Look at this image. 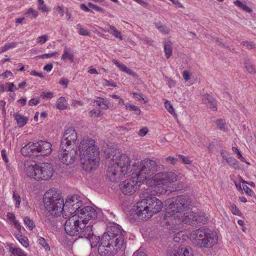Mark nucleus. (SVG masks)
<instances>
[{"mask_svg":"<svg viewBox=\"0 0 256 256\" xmlns=\"http://www.w3.org/2000/svg\"><path fill=\"white\" fill-rule=\"evenodd\" d=\"M40 102V98H32L28 102V104L30 106H35L38 104Z\"/></svg>","mask_w":256,"mask_h":256,"instance_id":"bf43d9fd","label":"nucleus"},{"mask_svg":"<svg viewBox=\"0 0 256 256\" xmlns=\"http://www.w3.org/2000/svg\"><path fill=\"white\" fill-rule=\"evenodd\" d=\"M24 222L26 226L30 230H32L36 226V225L33 220H32L29 217L26 216L24 218Z\"/></svg>","mask_w":256,"mask_h":256,"instance_id":"a19ab883","label":"nucleus"},{"mask_svg":"<svg viewBox=\"0 0 256 256\" xmlns=\"http://www.w3.org/2000/svg\"><path fill=\"white\" fill-rule=\"evenodd\" d=\"M52 144L46 140L30 142L21 148L20 152L22 155L32 158L47 156L52 153Z\"/></svg>","mask_w":256,"mask_h":256,"instance_id":"20e7f679","label":"nucleus"},{"mask_svg":"<svg viewBox=\"0 0 256 256\" xmlns=\"http://www.w3.org/2000/svg\"><path fill=\"white\" fill-rule=\"evenodd\" d=\"M148 132V130L147 128H143L139 130L138 134L140 136H144Z\"/></svg>","mask_w":256,"mask_h":256,"instance_id":"052dcab7","label":"nucleus"},{"mask_svg":"<svg viewBox=\"0 0 256 256\" xmlns=\"http://www.w3.org/2000/svg\"><path fill=\"white\" fill-rule=\"evenodd\" d=\"M244 67L246 70L250 74L256 73V70L254 66L251 64L248 59H245L244 61Z\"/></svg>","mask_w":256,"mask_h":256,"instance_id":"7c9ffc66","label":"nucleus"},{"mask_svg":"<svg viewBox=\"0 0 256 256\" xmlns=\"http://www.w3.org/2000/svg\"><path fill=\"white\" fill-rule=\"evenodd\" d=\"M132 256H147L146 252H144L140 248L137 250L134 254Z\"/></svg>","mask_w":256,"mask_h":256,"instance_id":"13d9d810","label":"nucleus"},{"mask_svg":"<svg viewBox=\"0 0 256 256\" xmlns=\"http://www.w3.org/2000/svg\"><path fill=\"white\" fill-rule=\"evenodd\" d=\"M78 150L80 164L86 171L95 170L99 164V151L92 138L83 139L80 142Z\"/></svg>","mask_w":256,"mask_h":256,"instance_id":"f257e3e1","label":"nucleus"},{"mask_svg":"<svg viewBox=\"0 0 256 256\" xmlns=\"http://www.w3.org/2000/svg\"><path fill=\"white\" fill-rule=\"evenodd\" d=\"M166 184L176 180L177 175L172 172H164Z\"/></svg>","mask_w":256,"mask_h":256,"instance_id":"c85d7f7f","label":"nucleus"},{"mask_svg":"<svg viewBox=\"0 0 256 256\" xmlns=\"http://www.w3.org/2000/svg\"><path fill=\"white\" fill-rule=\"evenodd\" d=\"M195 224L196 223L204 224L207 221V218L203 214H200L196 213V218L194 219Z\"/></svg>","mask_w":256,"mask_h":256,"instance_id":"ea45409f","label":"nucleus"},{"mask_svg":"<svg viewBox=\"0 0 256 256\" xmlns=\"http://www.w3.org/2000/svg\"><path fill=\"white\" fill-rule=\"evenodd\" d=\"M38 243L42 246L43 248H44L46 250H50V246L46 242L45 239L42 237H40L38 238Z\"/></svg>","mask_w":256,"mask_h":256,"instance_id":"c03bdc74","label":"nucleus"},{"mask_svg":"<svg viewBox=\"0 0 256 256\" xmlns=\"http://www.w3.org/2000/svg\"><path fill=\"white\" fill-rule=\"evenodd\" d=\"M178 157L180 158V160L182 163L184 164H190L192 163V161L186 156L179 154Z\"/></svg>","mask_w":256,"mask_h":256,"instance_id":"603ef678","label":"nucleus"},{"mask_svg":"<svg viewBox=\"0 0 256 256\" xmlns=\"http://www.w3.org/2000/svg\"><path fill=\"white\" fill-rule=\"evenodd\" d=\"M78 224H77V225H76V236L79 234V236H80V233H82V230L85 228L86 225L87 223V220L84 219H82L80 218H78Z\"/></svg>","mask_w":256,"mask_h":256,"instance_id":"bb28decb","label":"nucleus"},{"mask_svg":"<svg viewBox=\"0 0 256 256\" xmlns=\"http://www.w3.org/2000/svg\"><path fill=\"white\" fill-rule=\"evenodd\" d=\"M116 238H118V236L114 238H110V239L109 238H104V234L102 237V240L103 244L106 246V244L107 246L109 248H112V250L116 251V252L120 250L121 248H122L124 245V238H121L120 241L118 240Z\"/></svg>","mask_w":256,"mask_h":256,"instance_id":"6ab92c4d","label":"nucleus"},{"mask_svg":"<svg viewBox=\"0 0 256 256\" xmlns=\"http://www.w3.org/2000/svg\"><path fill=\"white\" fill-rule=\"evenodd\" d=\"M27 14L29 15H32L34 18H36L38 15V12L36 10H32V8L29 9L27 12Z\"/></svg>","mask_w":256,"mask_h":256,"instance_id":"e2e57ef3","label":"nucleus"},{"mask_svg":"<svg viewBox=\"0 0 256 256\" xmlns=\"http://www.w3.org/2000/svg\"><path fill=\"white\" fill-rule=\"evenodd\" d=\"M216 124L218 128L220 130L226 132L228 129L226 128V122L225 120L223 119H218L216 121Z\"/></svg>","mask_w":256,"mask_h":256,"instance_id":"f704fd0d","label":"nucleus"},{"mask_svg":"<svg viewBox=\"0 0 256 256\" xmlns=\"http://www.w3.org/2000/svg\"><path fill=\"white\" fill-rule=\"evenodd\" d=\"M98 252L101 256H113L117 253L116 251L109 248L106 244V246L103 244L102 240L101 238L100 244L98 247Z\"/></svg>","mask_w":256,"mask_h":256,"instance_id":"aec40b11","label":"nucleus"},{"mask_svg":"<svg viewBox=\"0 0 256 256\" xmlns=\"http://www.w3.org/2000/svg\"><path fill=\"white\" fill-rule=\"evenodd\" d=\"M18 241L25 248H28L29 246L28 240L26 236H22Z\"/></svg>","mask_w":256,"mask_h":256,"instance_id":"8fccbe9b","label":"nucleus"},{"mask_svg":"<svg viewBox=\"0 0 256 256\" xmlns=\"http://www.w3.org/2000/svg\"><path fill=\"white\" fill-rule=\"evenodd\" d=\"M243 46H246L248 49H252L256 48V45L252 42L245 41L242 42Z\"/></svg>","mask_w":256,"mask_h":256,"instance_id":"864d4df0","label":"nucleus"},{"mask_svg":"<svg viewBox=\"0 0 256 256\" xmlns=\"http://www.w3.org/2000/svg\"><path fill=\"white\" fill-rule=\"evenodd\" d=\"M10 252H11V256H20L24 252L20 248H14L10 247Z\"/></svg>","mask_w":256,"mask_h":256,"instance_id":"79ce46f5","label":"nucleus"},{"mask_svg":"<svg viewBox=\"0 0 256 256\" xmlns=\"http://www.w3.org/2000/svg\"><path fill=\"white\" fill-rule=\"evenodd\" d=\"M100 110H98V112L95 110H92L89 112V116L92 118V117L98 118L100 116Z\"/></svg>","mask_w":256,"mask_h":256,"instance_id":"6e6d98bb","label":"nucleus"},{"mask_svg":"<svg viewBox=\"0 0 256 256\" xmlns=\"http://www.w3.org/2000/svg\"><path fill=\"white\" fill-rule=\"evenodd\" d=\"M126 174H122L120 169L116 168L115 165L108 166L106 174V178L112 182H118Z\"/></svg>","mask_w":256,"mask_h":256,"instance_id":"a211bd4d","label":"nucleus"},{"mask_svg":"<svg viewBox=\"0 0 256 256\" xmlns=\"http://www.w3.org/2000/svg\"><path fill=\"white\" fill-rule=\"evenodd\" d=\"M17 45L16 42H13L11 43H8L6 44L2 48L1 52H5L8 50L10 48H15Z\"/></svg>","mask_w":256,"mask_h":256,"instance_id":"a18cd8bd","label":"nucleus"},{"mask_svg":"<svg viewBox=\"0 0 256 256\" xmlns=\"http://www.w3.org/2000/svg\"><path fill=\"white\" fill-rule=\"evenodd\" d=\"M164 172H160L156 174L152 177L154 184L156 185L164 184H166L165 178L164 177Z\"/></svg>","mask_w":256,"mask_h":256,"instance_id":"b1692460","label":"nucleus"},{"mask_svg":"<svg viewBox=\"0 0 256 256\" xmlns=\"http://www.w3.org/2000/svg\"><path fill=\"white\" fill-rule=\"evenodd\" d=\"M167 256H194V255L190 247L180 246L177 244L168 250Z\"/></svg>","mask_w":256,"mask_h":256,"instance_id":"4468645a","label":"nucleus"},{"mask_svg":"<svg viewBox=\"0 0 256 256\" xmlns=\"http://www.w3.org/2000/svg\"><path fill=\"white\" fill-rule=\"evenodd\" d=\"M226 162L230 167L234 168V170H239L240 168L238 165V161L233 157L230 156L228 159H226Z\"/></svg>","mask_w":256,"mask_h":256,"instance_id":"c756f323","label":"nucleus"},{"mask_svg":"<svg viewBox=\"0 0 256 256\" xmlns=\"http://www.w3.org/2000/svg\"><path fill=\"white\" fill-rule=\"evenodd\" d=\"M125 232L123 230L121 229V227L120 225L112 223L110 224L109 226H108L106 232L104 233V238H114L118 236L116 238L118 240L120 241L121 238H124V236L123 233Z\"/></svg>","mask_w":256,"mask_h":256,"instance_id":"2eb2a0df","label":"nucleus"},{"mask_svg":"<svg viewBox=\"0 0 256 256\" xmlns=\"http://www.w3.org/2000/svg\"><path fill=\"white\" fill-rule=\"evenodd\" d=\"M196 244L201 248L212 247L218 242L216 232L206 227H202L192 232Z\"/></svg>","mask_w":256,"mask_h":256,"instance_id":"6e6552de","label":"nucleus"},{"mask_svg":"<svg viewBox=\"0 0 256 256\" xmlns=\"http://www.w3.org/2000/svg\"><path fill=\"white\" fill-rule=\"evenodd\" d=\"M92 248H94L100 244V236H97L93 234L92 236L88 239Z\"/></svg>","mask_w":256,"mask_h":256,"instance_id":"72a5a7b5","label":"nucleus"},{"mask_svg":"<svg viewBox=\"0 0 256 256\" xmlns=\"http://www.w3.org/2000/svg\"><path fill=\"white\" fill-rule=\"evenodd\" d=\"M26 171L28 177L38 181L50 180L54 172L53 166L48 162L29 166L26 168Z\"/></svg>","mask_w":256,"mask_h":256,"instance_id":"0eeeda50","label":"nucleus"},{"mask_svg":"<svg viewBox=\"0 0 256 256\" xmlns=\"http://www.w3.org/2000/svg\"><path fill=\"white\" fill-rule=\"evenodd\" d=\"M208 106H209L210 108H212L214 110H216V100H214L210 102L207 104Z\"/></svg>","mask_w":256,"mask_h":256,"instance_id":"680f3d73","label":"nucleus"},{"mask_svg":"<svg viewBox=\"0 0 256 256\" xmlns=\"http://www.w3.org/2000/svg\"><path fill=\"white\" fill-rule=\"evenodd\" d=\"M190 203V200L186 195H181L167 200L166 202V206L168 211L165 214L164 220L168 221V218H172V216L176 214L186 210Z\"/></svg>","mask_w":256,"mask_h":256,"instance_id":"423d86ee","label":"nucleus"},{"mask_svg":"<svg viewBox=\"0 0 256 256\" xmlns=\"http://www.w3.org/2000/svg\"><path fill=\"white\" fill-rule=\"evenodd\" d=\"M204 98L206 101V103L207 104H208L210 102H212V100H214V98H212V96L209 94H205L204 96Z\"/></svg>","mask_w":256,"mask_h":256,"instance_id":"0e129e2a","label":"nucleus"},{"mask_svg":"<svg viewBox=\"0 0 256 256\" xmlns=\"http://www.w3.org/2000/svg\"><path fill=\"white\" fill-rule=\"evenodd\" d=\"M94 102H96V104L102 109L106 110L108 108V104L104 101V98H98V100H94Z\"/></svg>","mask_w":256,"mask_h":256,"instance_id":"58836bf2","label":"nucleus"},{"mask_svg":"<svg viewBox=\"0 0 256 256\" xmlns=\"http://www.w3.org/2000/svg\"><path fill=\"white\" fill-rule=\"evenodd\" d=\"M163 44L166 56L168 58L172 54V44L170 41H164Z\"/></svg>","mask_w":256,"mask_h":256,"instance_id":"a878e982","label":"nucleus"},{"mask_svg":"<svg viewBox=\"0 0 256 256\" xmlns=\"http://www.w3.org/2000/svg\"><path fill=\"white\" fill-rule=\"evenodd\" d=\"M230 210L232 213L234 215L240 216L241 214L240 210L234 204H230Z\"/></svg>","mask_w":256,"mask_h":256,"instance_id":"09e8293b","label":"nucleus"},{"mask_svg":"<svg viewBox=\"0 0 256 256\" xmlns=\"http://www.w3.org/2000/svg\"><path fill=\"white\" fill-rule=\"evenodd\" d=\"M112 62L114 64L116 67L118 68L121 70L130 74H132L133 73L131 69L128 68L124 64L120 63L116 60L113 59Z\"/></svg>","mask_w":256,"mask_h":256,"instance_id":"cd10ccee","label":"nucleus"},{"mask_svg":"<svg viewBox=\"0 0 256 256\" xmlns=\"http://www.w3.org/2000/svg\"><path fill=\"white\" fill-rule=\"evenodd\" d=\"M166 160L172 164H174L178 161V160L172 156H168L166 158Z\"/></svg>","mask_w":256,"mask_h":256,"instance_id":"69168bd1","label":"nucleus"},{"mask_svg":"<svg viewBox=\"0 0 256 256\" xmlns=\"http://www.w3.org/2000/svg\"><path fill=\"white\" fill-rule=\"evenodd\" d=\"M234 4L238 7L240 8L242 10H243L250 13L252 12V9L247 6L246 5L244 4L242 2H241L240 0H236L234 2Z\"/></svg>","mask_w":256,"mask_h":256,"instance_id":"2f4dec72","label":"nucleus"},{"mask_svg":"<svg viewBox=\"0 0 256 256\" xmlns=\"http://www.w3.org/2000/svg\"><path fill=\"white\" fill-rule=\"evenodd\" d=\"M63 150L60 148L58 158L60 160L66 164H69L74 162L76 156L78 151L74 147L70 146Z\"/></svg>","mask_w":256,"mask_h":256,"instance_id":"9b49d317","label":"nucleus"},{"mask_svg":"<svg viewBox=\"0 0 256 256\" xmlns=\"http://www.w3.org/2000/svg\"><path fill=\"white\" fill-rule=\"evenodd\" d=\"M77 134L76 130L72 128H68L64 132L60 142V147L64 150L70 146L74 148V145L77 140Z\"/></svg>","mask_w":256,"mask_h":256,"instance_id":"ddd939ff","label":"nucleus"},{"mask_svg":"<svg viewBox=\"0 0 256 256\" xmlns=\"http://www.w3.org/2000/svg\"><path fill=\"white\" fill-rule=\"evenodd\" d=\"M82 204V201L80 200L78 195L71 196L66 199L64 203V208L62 212V216L64 218H67L72 214L78 212Z\"/></svg>","mask_w":256,"mask_h":256,"instance_id":"1a4fd4ad","label":"nucleus"},{"mask_svg":"<svg viewBox=\"0 0 256 256\" xmlns=\"http://www.w3.org/2000/svg\"><path fill=\"white\" fill-rule=\"evenodd\" d=\"M13 116L14 118V120L16 121L18 125L20 128L22 127L26 124L28 120V118H27L24 117L18 113L14 114Z\"/></svg>","mask_w":256,"mask_h":256,"instance_id":"5701e85b","label":"nucleus"},{"mask_svg":"<svg viewBox=\"0 0 256 256\" xmlns=\"http://www.w3.org/2000/svg\"><path fill=\"white\" fill-rule=\"evenodd\" d=\"M92 228V226L90 224H88L87 226L86 225L85 228L82 230V233H80L79 238L89 239L94 234Z\"/></svg>","mask_w":256,"mask_h":256,"instance_id":"412c9836","label":"nucleus"},{"mask_svg":"<svg viewBox=\"0 0 256 256\" xmlns=\"http://www.w3.org/2000/svg\"><path fill=\"white\" fill-rule=\"evenodd\" d=\"M130 158L126 154H122L116 158V162L113 164L120 169L122 174L130 176L132 174V172H130L132 166H130Z\"/></svg>","mask_w":256,"mask_h":256,"instance_id":"f8f14e48","label":"nucleus"},{"mask_svg":"<svg viewBox=\"0 0 256 256\" xmlns=\"http://www.w3.org/2000/svg\"><path fill=\"white\" fill-rule=\"evenodd\" d=\"M41 96L44 98H51L53 97V92H42Z\"/></svg>","mask_w":256,"mask_h":256,"instance_id":"4d7b16f0","label":"nucleus"},{"mask_svg":"<svg viewBox=\"0 0 256 256\" xmlns=\"http://www.w3.org/2000/svg\"><path fill=\"white\" fill-rule=\"evenodd\" d=\"M76 214H78V218L87 220V222L90 220L96 219L98 216L96 210L90 206H86L80 210Z\"/></svg>","mask_w":256,"mask_h":256,"instance_id":"dca6fc26","label":"nucleus"},{"mask_svg":"<svg viewBox=\"0 0 256 256\" xmlns=\"http://www.w3.org/2000/svg\"><path fill=\"white\" fill-rule=\"evenodd\" d=\"M44 202L46 210L45 222L52 224L53 218L60 216L64 208L60 190L53 188L47 191L44 196Z\"/></svg>","mask_w":256,"mask_h":256,"instance_id":"f03ea898","label":"nucleus"},{"mask_svg":"<svg viewBox=\"0 0 256 256\" xmlns=\"http://www.w3.org/2000/svg\"><path fill=\"white\" fill-rule=\"evenodd\" d=\"M88 6L90 8L94 9L96 11L100 12H104V10L103 8H102V7L99 6L97 5L94 4H92V2H88Z\"/></svg>","mask_w":256,"mask_h":256,"instance_id":"de8ad7c7","label":"nucleus"},{"mask_svg":"<svg viewBox=\"0 0 256 256\" xmlns=\"http://www.w3.org/2000/svg\"><path fill=\"white\" fill-rule=\"evenodd\" d=\"M156 27L162 32L168 34L170 32V30L166 26L162 25L160 22H156L154 24Z\"/></svg>","mask_w":256,"mask_h":256,"instance_id":"e433bc0d","label":"nucleus"},{"mask_svg":"<svg viewBox=\"0 0 256 256\" xmlns=\"http://www.w3.org/2000/svg\"><path fill=\"white\" fill-rule=\"evenodd\" d=\"M142 182H140L139 180L137 179V176L134 175L130 179H126L120 184V188L124 194L132 195L140 188Z\"/></svg>","mask_w":256,"mask_h":256,"instance_id":"9d476101","label":"nucleus"},{"mask_svg":"<svg viewBox=\"0 0 256 256\" xmlns=\"http://www.w3.org/2000/svg\"><path fill=\"white\" fill-rule=\"evenodd\" d=\"M56 108L60 110H64L66 108V100L64 97H60L58 100Z\"/></svg>","mask_w":256,"mask_h":256,"instance_id":"473e14b6","label":"nucleus"},{"mask_svg":"<svg viewBox=\"0 0 256 256\" xmlns=\"http://www.w3.org/2000/svg\"><path fill=\"white\" fill-rule=\"evenodd\" d=\"M62 59L63 60H68L70 62H74V54L70 49L67 46H65L64 53L62 56Z\"/></svg>","mask_w":256,"mask_h":256,"instance_id":"393cba45","label":"nucleus"},{"mask_svg":"<svg viewBox=\"0 0 256 256\" xmlns=\"http://www.w3.org/2000/svg\"><path fill=\"white\" fill-rule=\"evenodd\" d=\"M126 108L130 111L134 112L137 115H140L141 112L138 107L128 103L126 104Z\"/></svg>","mask_w":256,"mask_h":256,"instance_id":"4c0bfd02","label":"nucleus"},{"mask_svg":"<svg viewBox=\"0 0 256 256\" xmlns=\"http://www.w3.org/2000/svg\"><path fill=\"white\" fill-rule=\"evenodd\" d=\"M134 1L144 8H148L149 5L147 2L143 0H135Z\"/></svg>","mask_w":256,"mask_h":256,"instance_id":"338daca9","label":"nucleus"},{"mask_svg":"<svg viewBox=\"0 0 256 256\" xmlns=\"http://www.w3.org/2000/svg\"><path fill=\"white\" fill-rule=\"evenodd\" d=\"M164 106L166 108L170 114H175L174 109L170 101L166 100L164 102Z\"/></svg>","mask_w":256,"mask_h":256,"instance_id":"37998d69","label":"nucleus"},{"mask_svg":"<svg viewBox=\"0 0 256 256\" xmlns=\"http://www.w3.org/2000/svg\"><path fill=\"white\" fill-rule=\"evenodd\" d=\"M77 217L76 214L71 216H70L64 223V230L66 233L70 236H76L77 226L76 225L78 224Z\"/></svg>","mask_w":256,"mask_h":256,"instance_id":"f3484780","label":"nucleus"},{"mask_svg":"<svg viewBox=\"0 0 256 256\" xmlns=\"http://www.w3.org/2000/svg\"><path fill=\"white\" fill-rule=\"evenodd\" d=\"M162 202L154 196L148 197L138 202L132 208L139 220H146L154 214L159 212L162 208Z\"/></svg>","mask_w":256,"mask_h":256,"instance_id":"7ed1b4c3","label":"nucleus"},{"mask_svg":"<svg viewBox=\"0 0 256 256\" xmlns=\"http://www.w3.org/2000/svg\"><path fill=\"white\" fill-rule=\"evenodd\" d=\"M157 170L158 166L156 162L146 158L140 162H134L132 164L130 172H132V174L136 175L140 182H144L146 180L150 179Z\"/></svg>","mask_w":256,"mask_h":256,"instance_id":"39448f33","label":"nucleus"},{"mask_svg":"<svg viewBox=\"0 0 256 256\" xmlns=\"http://www.w3.org/2000/svg\"><path fill=\"white\" fill-rule=\"evenodd\" d=\"M196 218V213L193 212H190L186 213L182 222L186 224L193 225L195 224L194 219Z\"/></svg>","mask_w":256,"mask_h":256,"instance_id":"4be33fe9","label":"nucleus"},{"mask_svg":"<svg viewBox=\"0 0 256 256\" xmlns=\"http://www.w3.org/2000/svg\"><path fill=\"white\" fill-rule=\"evenodd\" d=\"M76 29L78 30V33L81 36H89L90 35V32L86 29L82 28L80 24L76 25Z\"/></svg>","mask_w":256,"mask_h":256,"instance_id":"c9c22d12","label":"nucleus"},{"mask_svg":"<svg viewBox=\"0 0 256 256\" xmlns=\"http://www.w3.org/2000/svg\"><path fill=\"white\" fill-rule=\"evenodd\" d=\"M243 190L246 194L251 196H255L254 192L246 185L243 186Z\"/></svg>","mask_w":256,"mask_h":256,"instance_id":"5fc2aeb1","label":"nucleus"},{"mask_svg":"<svg viewBox=\"0 0 256 256\" xmlns=\"http://www.w3.org/2000/svg\"><path fill=\"white\" fill-rule=\"evenodd\" d=\"M48 40V36L46 34L42 35L37 38V43L40 44H44Z\"/></svg>","mask_w":256,"mask_h":256,"instance_id":"3c124183","label":"nucleus"},{"mask_svg":"<svg viewBox=\"0 0 256 256\" xmlns=\"http://www.w3.org/2000/svg\"><path fill=\"white\" fill-rule=\"evenodd\" d=\"M182 75H183L184 78L186 81H188V80H190V74L188 72V71H187L186 70H184L183 72Z\"/></svg>","mask_w":256,"mask_h":256,"instance_id":"774afa93","label":"nucleus"},{"mask_svg":"<svg viewBox=\"0 0 256 256\" xmlns=\"http://www.w3.org/2000/svg\"><path fill=\"white\" fill-rule=\"evenodd\" d=\"M12 198L16 202L15 206L17 208H19L21 202V198L20 195L14 192Z\"/></svg>","mask_w":256,"mask_h":256,"instance_id":"49530a36","label":"nucleus"}]
</instances>
